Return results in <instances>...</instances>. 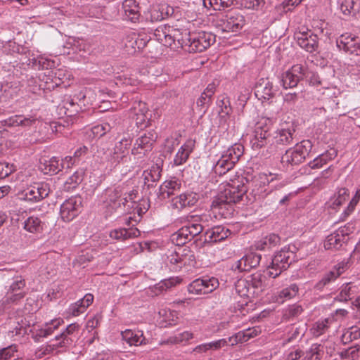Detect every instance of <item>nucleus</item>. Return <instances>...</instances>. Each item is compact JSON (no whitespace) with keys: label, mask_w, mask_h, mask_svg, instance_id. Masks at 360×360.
<instances>
[{"label":"nucleus","mask_w":360,"mask_h":360,"mask_svg":"<svg viewBox=\"0 0 360 360\" xmlns=\"http://www.w3.org/2000/svg\"><path fill=\"white\" fill-rule=\"evenodd\" d=\"M259 179L254 177L251 181L247 178H243L241 181H233L229 184L224 190L219 194V197L212 202L214 208L222 210V207L231 206L232 204L240 202L243 200L244 195L252 188L255 195H259L262 192L259 188L255 189L253 187L258 186Z\"/></svg>","instance_id":"obj_1"},{"label":"nucleus","mask_w":360,"mask_h":360,"mask_svg":"<svg viewBox=\"0 0 360 360\" xmlns=\"http://www.w3.org/2000/svg\"><path fill=\"white\" fill-rule=\"evenodd\" d=\"M295 259V253L290 250V246L282 248L273 257L267 269V275L274 278L278 277L283 271L287 270Z\"/></svg>","instance_id":"obj_2"},{"label":"nucleus","mask_w":360,"mask_h":360,"mask_svg":"<svg viewBox=\"0 0 360 360\" xmlns=\"http://www.w3.org/2000/svg\"><path fill=\"white\" fill-rule=\"evenodd\" d=\"M311 148V142L309 140H303L300 143H296L294 148L285 151L281 157V162L286 166L297 165L305 160Z\"/></svg>","instance_id":"obj_3"},{"label":"nucleus","mask_w":360,"mask_h":360,"mask_svg":"<svg viewBox=\"0 0 360 360\" xmlns=\"http://www.w3.org/2000/svg\"><path fill=\"white\" fill-rule=\"evenodd\" d=\"M51 192L48 183L34 182L18 193L20 200L37 202L49 196Z\"/></svg>","instance_id":"obj_4"},{"label":"nucleus","mask_w":360,"mask_h":360,"mask_svg":"<svg viewBox=\"0 0 360 360\" xmlns=\"http://www.w3.org/2000/svg\"><path fill=\"white\" fill-rule=\"evenodd\" d=\"M169 263L172 265L174 271L180 270L183 266H194L195 257L193 251L188 248H179L178 251L175 250L167 257Z\"/></svg>","instance_id":"obj_5"},{"label":"nucleus","mask_w":360,"mask_h":360,"mask_svg":"<svg viewBox=\"0 0 360 360\" xmlns=\"http://www.w3.org/2000/svg\"><path fill=\"white\" fill-rule=\"evenodd\" d=\"M308 76L307 69L301 64H296L282 74L281 84L285 89L294 88Z\"/></svg>","instance_id":"obj_6"},{"label":"nucleus","mask_w":360,"mask_h":360,"mask_svg":"<svg viewBox=\"0 0 360 360\" xmlns=\"http://www.w3.org/2000/svg\"><path fill=\"white\" fill-rule=\"evenodd\" d=\"M215 42V35L210 32H191L190 41L186 51L188 52H202Z\"/></svg>","instance_id":"obj_7"},{"label":"nucleus","mask_w":360,"mask_h":360,"mask_svg":"<svg viewBox=\"0 0 360 360\" xmlns=\"http://www.w3.org/2000/svg\"><path fill=\"white\" fill-rule=\"evenodd\" d=\"M296 128L297 126L294 122L281 123L274 136L275 143L281 146L292 144L296 138Z\"/></svg>","instance_id":"obj_8"},{"label":"nucleus","mask_w":360,"mask_h":360,"mask_svg":"<svg viewBox=\"0 0 360 360\" xmlns=\"http://www.w3.org/2000/svg\"><path fill=\"white\" fill-rule=\"evenodd\" d=\"M218 285L219 281L216 278H198L188 285V291L191 294L205 295L212 292Z\"/></svg>","instance_id":"obj_9"},{"label":"nucleus","mask_w":360,"mask_h":360,"mask_svg":"<svg viewBox=\"0 0 360 360\" xmlns=\"http://www.w3.org/2000/svg\"><path fill=\"white\" fill-rule=\"evenodd\" d=\"M295 39L302 49L309 53H313L318 49V37L311 30H307V31H299L295 32Z\"/></svg>","instance_id":"obj_10"},{"label":"nucleus","mask_w":360,"mask_h":360,"mask_svg":"<svg viewBox=\"0 0 360 360\" xmlns=\"http://www.w3.org/2000/svg\"><path fill=\"white\" fill-rule=\"evenodd\" d=\"M82 206L80 198L72 197L66 200L60 206V216L65 221L72 220L79 212Z\"/></svg>","instance_id":"obj_11"},{"label":"nucleus","mask_w":360,"mask_h":360,"mask_svg":"<svg viewBox=\"0 0 360 360\" xmlns=\"http://www.w3.org/2000/svg\"><path fill=\"white\" fill-rule=\"evenodd\" d=\"M244 25V16L240 13L232 12L226 15L222 20L221 30L227 32H236L240 31Z\"/></svg>","instance_id":"obj_12"},{"label":"nucleus","mask_w":360,"mask_h":360,"mask_svg":"<svg viewBox=\"0 0 360 360\" xmlns=\"http://www.w3.org/2000/svg\"><path fill=\"white\" fill-rule=\"evenodd\" d=\"M348 226L340 228L338 230L328 236L324 241L323 246L326 250H338L342 245L345 236L349 233Z\"/></svg>","instance_id":"obj_13"},{"label":"nucleus","mask_w":360,"mask_h":360,"mask_svg":"<svg viewBox=\"0 0 360 360\" xmlns=\"http://www.w3.org/2000/svg\"><path fill=\"white\" fill-rule=\"evenodd\" d=\"M261 259L260 255L252 252L236 261L232 265L231 269L240 272L249 271L252 268L257 267L259 264Z\"/></svg>","instance_id":"obj_14"},{"label":"nucleus","mask_w":360,"mask_h":360,"mask_svg":"<svg viewBox=\"0 0 360 360\" xmlns=\"http://www.w3.org/2000/svg\"><path fill=\"white\" fill-rule=\"evenodd\" d=\"M271 141V136L269 127L266 125L261 126L258 124L255 130V137L251 141L252 148L254 150L260 149L266 146Z\"/></svg>","instance_id":"obj_15"},{"label":"nucleus","mask_w":360,"mask_h":360,"mask_svg":"<svg viewBox=\"0 0 360 360\" xmlns=\"http://www.w3.org/2000/svg\"><path fill=\"white\" fill-rule=\"evenodd\" d=\"M79 326L76 323L68 325L63 332L59 335L56 336V340H60V342L53 344V346L56 347H68L71 345L75 338L74 333L79 330Z\"/></svg>","instance_id":"obj_16"},{"label":"nucleus","mask_w":360,"mask_h":360,"mask_svg":"<svg viewBox=\"0 0 360 360\" xmlns=\"http://www.w3.org/2000/svg\"><path fill=\"white\" fill-rule=\"evenodd\" d=\"M276 90L268 79H261L255 88V94L259 100H269L276 94Z\"/></svg>","instance_id":"obj_17"},{"label":"nucleus","mask_w":360,"mask_h":360,"mask_svg":"<svg viewBox=\"0 0 360 360\" xmlns=\"http://www.w3.org/2000/svg\"><path fill=\"white\" fill-rule=\"evenodd\" d=\"M157 138V134L153 130L144 133L136 139L135 146L132 149V153H138L139 149H142L146 152L151 150L153 145L155 142Z\"/></svg>","instance_id":"obj_18"},{"label":"nucleus","mask_w":360,"mask_h":360,"mask_svg":"<svg viewBox=\"0 0 360 360\" xmlns=\"http://www.w3.org/2000/svg\"><path fill=\"white\" fill-rule=\"evenodd\" d=\"M231 231L223 226H216L207 229L205 233V243H214L227 238Z\"/></svg>","instance_id":"obj_19"},{"label":"nucleus","mask_w":360,"mask_h":360,"mask_svg":"<svg viewBox=\"0 0 360 360\" xmlns=\"http://www.w3.org/2000/svg\"><path fill=\"white\" fill-rule=\"evenodd\" d=\"M181 182L177 179L166 180L159 188L158 196L160 200H165L176 195L180 191Z\"/></svg>","instance_id":"obj_20"},{"label":"nucleus","mask_w":360,"mask_h":360,"mask_svg":"<svg viewBox=\"0 0 360 360\" xmlns=\"http://www.w3.org/2000/svg\"><path fill=\"white\" fill-rule=\"evenodd\" d=\"M198 200V198L196 193H186L173 198L172 205L173 208L181 210L185 207L193 206Z\"/></svg>","instance_id":"obj_21"},{"label":"nucleus","mask_w":360,"mask_h":360,"mask_svg":"<svg viewBox=\"0 0 360 360\" xmlns=\"http://www.w3.org/2000/svg\"><path fill=\"white\" fill-rule=\"evenodd\" d=\"M124 18L132 22L139 21L141 16L140 7L136 0H124L122 3Z\"/></svg>","instance_id":"obj_22"},{"label":"nucleus","mask_w":360,"mask_h":360,"mask_svg":"<svg viewBox=\"0 0 360 360\" xmlns=\"http://www.w3.org/2000/svg\"><path fill=\"white\" fill-rule=\"evenodd\" d=\"M281 240L278 235L271 233L256 241L254 248L257 250L268 251L280 245Z\"/></svg>","instance_id":"obj_23"},{"label":"nucleus","mask_w":360,"mask_h":360,"mask_svg":"<svg viewBox=\"0 0 360 360\" xmlns=\"http://www.w3.org/2000/svg\"><path fill=\"white\" fill-rule=\"evenodd\" d=\"M195 141L193 139H188L179 148L174 159L175 165H181L186 162L190 154L195 148Z\"/></svg>","instance_id":"obj_24"},{"label":"nucleus","mask_w":360,"mask_h":360,"mask_svg":"<svg viewBox=\"0 0 360 360\" xmlns=\"http://www.w3.org/2000/svg\"><path fill=\"white\" fill-rule=\"evenodd\" d=\"M106 191L108 193L107 203L108 206L114 210L121 208V202L119 201L123 195L124 188L119 185L113 189H108Z\"/></svg>","instance_id":"obj_25"},{"label":"nucleus","mask_w":360,"mask_h":360,"mask_svg":"<svg viewBox=\"0 0 360 360\" xmlns=\"http://www.w3.org/2000/svg\"><path fill=\"white\" fill-rule=\"evenodd\" d=\"M298 291V285L295 283H292L278 292V295L276 296V301L278 303H283L284 302L295 297L297 295Z\"/></svg>","instance_id":"obj_26"},{"label":"nucleus","mask_w":360,"mask_h":360,"mask_svg":"<svg viewBox=\"0 0 360 360\" xmlns=\"http://www.w3.org/2000/svg\"><path fill=\"white\" fill-rule=\"evenodd\" d=\"M172 34H173V38H174L176 42H177V46L174 48L181 47L186 50L190 41L191 32H188L187 30H181L172 28Z\"/></svg>","instance_id":"obj_27"},{"label":"nucleus","mask_w":360,"mask_h":360,"mask_svg":"<svg viewBox=\"0 0 360 360\" xmlns=\"http://www.w3.org/2000/svg\"><path fill=\"white\" fill-rule=\"evenodd\" d=\"M243 146L240 143H235L224 151L222 155L236 165L240 158L243 155Z\"/></svg>","instance_id":"obj_28"},{"label":"nucleus","mask_w":360,"mask_h":360,"mask_svg":"<svg viewBox=\"0 0 360 360\" xmlns=\"http://www.w3.org/2000/svg\"><path fill=\"white\" fill-rule=\"evenodd\" d=\"M192 239L193 238L186 225L184 226L176 233L172 235V242L179 247L184 245Z\"/></svg>","instance_id":"obj_29"},{"label":"nucleus","mask_w":360,"mask_h":360,"mask_svg":"<svg viewBox=\"0 0 360 360\" xmlns=\"http://www.w3.org/2000/svg\"><path fill=\"white\" fill-rule=\"evenodd\" d=\"M234 1L235 0H203L202 4L207 9L223 11L232 6Z\"/></svg>","instance_id":"obj_30"},{"label":"nucleus","mask_w":360,"mask_h":360,"mask_svg":"<svg viewBox=\"0 0 360 360\" xmlns=\"http://www.w3.org/2000/svg\"><path fill=\"white\" fill-rule=\"evenodd\" d=\"M44 223L34 216L28 217L24 222V229L32 233H41L43 231Z\"/></svg>","instance_id":"obj_31"},{"label":"nucleus","mask_w":360,"mask_h":360,"mask_svg":"<svg viewBox=\"0 0 360 360\" xmlns=\"http://www.w3.org/2000/svg\"><path fill=\"white\" fill-rule=\"evenodd\" d=\"M115 119L114 117L108 122H104L102 124H97L92 128V133L94 135L96 136L101 137L104 136L106 133L110 131L112 129L115 127Z\"/></svg>","instance_id":"obj_32"},{"label":"nucleus","mask_w":360,"mask_h":360,"mask_svg":"<svg viewBox=\"0 0 360 360\" xmlns=\"http://www.w3.org/2000/svg\"><path fill=\"white\" fill-rule=\"evenodd\" d=\"M94 296L92 294H86L82 299L79 300L72 309V315L78 316L79 314L84 312V311L93 302Z\"/></svg>","instance_id":"obj_33"},{"label":"nucleus","mask_w":360,"mask_h":360,"mask_svg":"<svg viewBox=\"0 0 360 360\" xmlns=\"http://www.w3.org/2000/svg\"><path fill=\"white\" fill-rule=\"evenodd\" d=\"M234 165H235L232 163L231 161L226 159L224 155H221L220 159L215 164L214 169L216 174L221 176L233 169Z\"/></svg>","instance_id":"obj_34"},{"label":"nucleus","mask_w":360,"mask_h":360,"mask_svg":"<svg viewBox=\"0 0 360 360\" xmlns=\"http://www.w3.org/2000/svg\"><path fill=\"white\" fill-rule=\"evenodd\" d=\"M227 344V341L224 339L219 340L215 342L205 343L195 347L192 352L194 353H203L209 349H217Z\"/></svg>","instance_id":"obj_35"},{"label":"nucleus","mask_w":360,"mask_h":360,"mask_svg":"<svg viewBox=\"0 0 360 360\" xmlns=\"http://www.w3.org/2000/svg\"><path fill=\"white\" fill-rule=\"evenodd\" d=\"M122 338L130 345H142L143 340H145V338H143V333L139 335L131 330H126L122 333Z\"/></svg>","instance_id":"obj_36"},{"label":"nucleus","mask_w":360,"mask_h":360,"mask_svg":"<svg viewBox=\"0 0 360 360\" xmlns=\"http://www.w3.org/2000/svg\"><path fill=\"white\" fill-rule=\"evenodd\" d=\"M133 108L134 114L137 117L136 124H142L147 119L146 113L148 112V108L146 103L142 101L135 102Z\"/></svg>","instance_id":"obj_37"},{"label":"nucleus","mask_w":360,"mask_h":360,"mask_svg":"<svg viewBox=\"0 0 360 360\" xmlns=\"http://www.w3.org/2000/svg\"><path fill=\"white\" fill-rule=\"evenodd\" d=\"M323 354V351L321 345L313 344L306 352L305 356L302 360H321Z\"/></svg>","instance_id":"obj_38"},{"label":"nucleus","mask_w":360,"mask_h":360,"mask_svg":"<svg viewBox=\"0 0 360 360\" xmlns=\"http://www.w3.org/2000/svg\"><path fill=\"white\" fill-rule=\"evenodd\" d=\"M44 166L45 173L57 174L64 168V163L60 162L58 158L53 157L44 163Z\"/></svg>","instance_id":"obj_39"},{"label":"nucleus","mask_w":360,"mask_h":360,"mask_svg":"<svg viewBox=\"0 0 360 360\" xmlns=\"http://www.w3.org/2000/svg\"><path fill=\"white\" fill-rule=\"evenodd\" d=\"M131 141L126 137L122 138L120 141L116 143L113 150L116 154L121 155L122 157H127L129 149L131 146Z\"/></svg>","instance_id":"obj_40"},{"label":"nucleus","mask_w":360,"mask_h":360,"mask_svg":"<svg viewBox=\"0 0 360 360\" xmlns=\"http://www.w3.org/2000/svg\"><path fill=\"white\" fill-rule=\"evenodd\" d=\"M58 109L60 115L64 114L68 117L74 116L78 112L76 104L72 99L64 101L63 105H59Z\"/></svg>","instance_id":"obj_41"},{"label":"nucleus","mask_w":360,"mask_h":360,"mask_svg":"<svg viewBox=\"0 0 360 360\" xmlns=\"http://www.w3.org/2000/svg\"><path fill=\"white\" fill-rule=\"evenodd\" d=\"M84 172L77 171L75 172L65 182V190L70 191L77 187L83 180Z\"/></svg>","instance_id":"obj_42"},{"label":"nucleus","mask_w":360,"mask_h":360,"mask_svg":"<svg viewBox=\"0 0 360 360\" xmlns=\"http://www.w3.org/2000/svg\"><path fill=\"white\" fill-rule=\"evenodd\" d=\"M349 197V191L346 188H341L338 189L337 193L331 199V207L335 209L340 206Z\"/></svg>","instance_id":"obj_43"},{"label":"nucleus","mask_w":360,"mask_h":360,"mask_svg":"<svg viewBox=\"0 0 360 360\" xmlns=\"http://www.w3.org/2000/svg\"><path fill=\"white\" fill-rule=\"evenodd\" d=\"M160 173L161 169L158 165L153 166L150 171H144L143 176H144L145 184L149 181L155 182L159 181L161 176Z\"/></svg>","instance_id":"obj_44"},{"label":"nucleus","mask_w":360,"mask_h":360,"mask_svg":"<svg viewBox=\"0 0 360 360\" xmlns=\"http://www.w3.org/2000/svg\"><path fill=\"white\" fill-rule=\"evenodd\" d=\"M25 295L26 293L22 291L19 292H7L6 296L4 297L3 304L5 305L11 304H17L25 297Z\"/></svg>","instance_id":"obj_45"},{"label":"nucleus","mask_w":360,"mask_h":360,"mask_svg":"<svg viewBox=\"0 0 360 360\" xmlns=\"http://www.w3.org/2000/svg\"><path fill=\"white\" fill-rule=\"evenodd\" d=\"M217 105L220 108L219 115L221 118H226L231 113L232 108L228 98L224 97L222 99L219 100Z\"/></svg>","instance_id":"obj_46"},{"label":"nucleus","mask_w":360,"mask_h":360,"mask_svg":"<svg viewBox=\"0 0 360 360\" xmlns=\"http://www.w3.org/2000/svg\"><path fill=\"white\" fill-rule=\"evenodd\" d=\"M341 274V272L339 271H329L326 274L324 275V276L321 278V281H319L316 285V288L319 290L322 289L324 286H326L327 284L330 283L333 281H335L340 275Z\"/></svg>","instance_id":"obj_47"},{"label":"nucleus","mask_w":360,"mask_h":360,"mask_svg":"<svg viewBox=\"0 0 360 360\" xmlns=\"http://www.w3.org/2000/svg\"><path fill=\"white\" fill-rule=\"evenodd\" d=\"M347 46H342L340 48V50H343L346 53L350 54H354L356 56H360V44L357 41V38L354 37V39L347 44Z\"/></svg>","instance_id":"obj_48"},{"label":"nucleus","mask_w":360,"mask_h":360,"mask_svg":"<svg viewBox=\"0 0 360 360\" xmlns=\"http://www.w3.org/2000/svg\"><path fill=\"white\" fill-rule=\"evenodd\" d=\"M303 311L302 307L297 304L290 305L285 311L283 316L286 319H290L300 316Z\"/></svg>","instance_id":"obj_49"},{"label":"nucleus","mask_w":360,"mask_h":360,"mask_svg":"<svg viewBox=\"0 0 360 360\" xmlns=\"http://www.w3.org/2000/svg\"><path fill=\"white\" fill-rule=\"evenodd\" d=\"M63 321L60 320H53L51 323L46 324V327L44 329H41L39 332V335L40 337H48L51 335L54 330L57 329L58 326L60 325Z\"/></svg>","instance_id":"obj_50"},{"label":"nucleus","mask_w":360,"mask_h":360,"mask_svg":"<svg viewBox=\"0 0 360 360\" xmlns=\"http://www.w3.org/2000/svg\"><path fill=\"white\" fill-rule=\"evenodd\" d=\"M193 338V333L188 331H185L184 333L177 334L174 337H170L168 339L167 342H169L171 344H179L183 342L184 341H188L190 339H192Z\"/></svg>","instance_id":"obj_51"},{"label":"nucleus","mask_w":360,"mask_h":360,"mask_svg":"<svg viewBox=\"0 0 360 360\" xmlns=\"http://www.w3.org/2000/svg\"><path fill=\"white\" fill-rule=\"evenodd\" d=\"M328 319L316 322L312 328L314 335L319 337L323 334L328 328Z\"/></svg>","instance_id":"obj_52"},{"label":"nucleus","mask_w":360,"mask_h":360,"mask_svg":"<svg viewBox=\"0 0 360 360\" xmlns=\"http://www.w3.org/2000/svg\"><path fill=\"white\" fill-rule=\"evenodd\" d=\"M186 226L192 238L202 233L205 229V224H198V223H197V219H194L193 221H189Z\"/></svg>","instance_id":"obj_53"},{"label":"nucleus","mask_w":360,"mask_h":360,"mask_svg":"<svg viewBox=\"0 0 360 360\" xmlns=\"http://www.w3.org/2000/svg\"><path fill=\"white\" fill-rule=\"evenodd\" d=\"M360 200V188L357 189L355 195L350 200L347 209L345 210L344 214L345 216H349L354 210Z\"/></svg>","instance_id":"obj_54"},{"label":"nucleus","mask_w":360,"mask_h":360,"mask_svg":"<svg viewBox=\"0 0 360 360\" xmlns=\"http://www.w3.org/2000/svg\"><path fill=\"white\" fill-rule=\"evenodd\" d=\"M15 171L13 165L6 162H0V179H4L9 176Z\"/></svg>","instance_id":"obj_55"},{"label":"nucleus","mask_w":360,"mask_h":360,"mask_svg":"<svg viewBox=\"0 0 360 360\" xmlns=\"http://www.w3.org/2000/svg\"><path fill=\"white\" fill-rule=\"evenodd\" d=\"M351 295H352V287L349 285V283H347L346 285H343L341 291L338 296V299L340 301H347L348 300H351Z\"/></svg>","instance_id":"obj_56"},{"label":"nucleus","mask_w":360,"mask_h":360,"mask_svg":"<svg viewBox=\"0 0 360 360\" xmlns=\"http://www.w3.org/2000/svg\"><path fill=\"white\" fill-rule=\"evenodd\" d=\"M257 335V332L256 329H248L247 331L244 332L243 334L238 333L236 335V338L238 341L240 342H246L250 338H253Z\"/></svg>","instance_id":"obj_57"},{"label":"nucleus","mask_w":360,"mask_h":360,"mask_svg":"<svg viewBox=\"0 0 360 360\" xmlns=\"http://www.w3.org/2000/svg\"><path fill=\"white\" fill-rule=\"evenodd\" d=\"M25 286V281L21 277H17L16 279L10 285L8 292H19Z\"/></svg>","instance_id":"obj_58"},{"label":"nucleus","mask_w":360,"mask_h":360,"mask_svg":"<svg viewBox=\"0 0 360 360\" xmlns=\"http://www.w3.org/2000/svg\"><path fill=\"white\" fill-rule=\"evenodd\" d=\"M169 30L170 27H167L165 25L158 27L154 32V36L156 40L161 43Z\"/></svg>","instance_id":"obj_59"},{"label":"nucleus","mask_w":360,"mask_h":360,"mask_svg":"<svg viewBox=\"0 0 360 360\" xmlns=\"http://www.w3.org/2000/svg\"><path fill=\"white\" fill-rule=\"evenodd\" d=\"M20 117L19 126L22 127L33 126L37 121V119L34 116L25 117L22 115H20Z\"/></svg>","instance_id":"obj_60"},{"label":"nucleus","mask_w":360,"mask_h":360,"mask_svg":"<svg viewBox=\"0 0 360 360\" xmlns=\"http://www.w3.org/2000/svg\"><path fill=\"white\" fill-rule=\"evenodd\" d=\"M354 0H344L340 5V10L344 15H349L354 8Z\"/></svg>","instance_id":"obj_61"},{"label":"nucleus","mask_w":360,"mask_h":360,"mask_svg":"<svg viewBox=\"0 0 360 360\" xmlns=\"http://www.w3.org/2000/svg\"><path fill=\"white\" fill-rule=\"evenodd\" d=\"M304 333V328H300L298 327H292L291 331L289 333V337L288 338V342H292L298 338H301Z\"/></svg>","instance_id":"obj_62"},{"label":"nucleus","mask_w":360,"mask_h":360,"mask_svg":"<svg viewBox=\"0 0 360 360\" xmlns=\"http://www.w3.org/2000/svg\"><path fill=\"white\" fill-rule=\"evenodd\" d=\"M264 276L261 274H254L251 276L250 283L255 288H262L263 287Z\"/></svg>","instance_id":"obj_63"},{"label":"nucleus","mask_w":360,"mask_h":360,"mask_svg":"<svg viewBox=\"0 0 360 360\" xmlns=\"http://www.w3.org/2000/svg\"><path fill=\"white\" fill-rule=\"evenodd\" d=\"M354 39V36L353 37L351 34L345 33L339 37V38L337 39V46L338 49L342 47V46H347V44L348 42H350L351 40Z\"/></svg>","instance_id":"obj_64"}]
</instances>
